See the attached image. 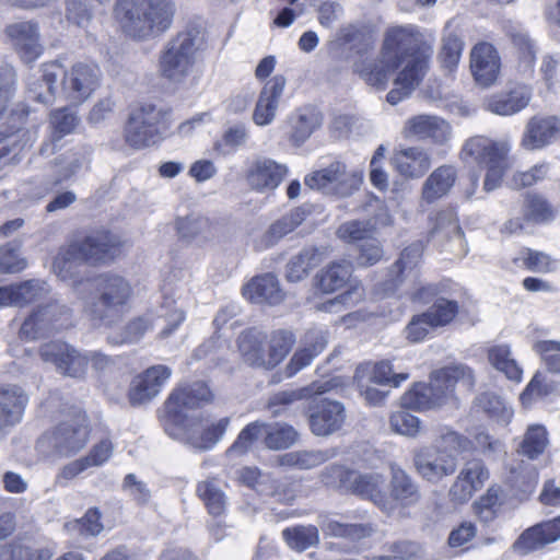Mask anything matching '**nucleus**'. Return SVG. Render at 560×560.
<instances>
[{
    "label": "nucleus",
    "instance_id": "obj_1",
    "mask_svg": "<svg viewBox=\"0 0 560 560\" xmlns=\"http://www.w3.org/2000/svg\"><path fill=\"white\" fill-rule=\"evenodd\" d=\"M72 290L95 325H112L120 319L133 293L126 278L112 272L73 279Z\"/></svg>",
    "mask_w": 560,
    "mask_h": 560
},
{
    "label": "nucleus",
    "instance_id": "obj_2",
    "mask_svg": "<svg viewBox=\"0 0 560 560\" xmlns=\"http://www.w3.org/2000/svg\"><path fill=\"white\" fill-rule=\"evenodd\" d=\"M422 33L413 25L388 28L385 33L380 57L361 59L353 63V71L370 86L384 91L389 77L402 63L406 65L427 43Z\"/></svg>",
    "mask_w": 560,
    "mask_h": 560
},
{
    "label": "nucleus",
    "instance_id": "obj_3",
    "mask_svg": "<svg viewBox=\"0 0 560 560\" xmlns=\"http://www.w3.org/2000/svg\"><path fill=\"white\" fill-rule=\"evenodd\" d=\"M102 72L97 65L77 62L67 69L61 62L43 65V79L47 91L37 94L44 102H54L60 94L72 105H81L98 89Z\"/></svg>",
    "mask_w": 560,
    "mask_h": 560
},
{
    "label": "nucleus",
    "instance_id": "obj_4",
    "mask_svg": "<svg viewBox=\"0 0 560 560\" xmlns=\"http://www.w3.org/2000/svg\"><path fill=\"white\" fill-rule=\"evenodd\" d=\"M173 0H117L115 14L122 32L136 40H148L165 33L175 15Z\"/></svg>",
    "mask_w": 560,
    "mask_h": 560
},
{
    "label": "nucleus",
    "instance_id": "obj_5",
    "mask_svg": "<svg viewBox=\"0 0 560 560\" xmlns=\"http://www.w3.org/2000/svg\"><path fill=\"white\" fill-rule=\"evenodd\" d=\"M206 31L196 23L170 38L159 55V73L173 83L183 82L191 72L197 55L205 48Z\"/></svg>",
    "mask_w": 560,
    "mask_h": 560
},
{
    "label": "nucleus",
    "instance_id": "obj_6",
    "mask_svg": "<svg viewBox=\"0 0 560 560\" xmlns=\"http://www.w3.org/2000/svg\"><path fill=\"white\" fill-rule=\"evenodd\" d=\"M456 384L471 389L475 384L471 369L457 364L434 371L430 384L417 383L402 395L401 406L419 411L439 407L453 397Z\"/></svg>",
    "mask_w": 560,
    "mask_h": 560
},
{
    "label": "nucleus",
    "instance_id": "obj_7",
    "mask_svg": "<svg viewBox=\"0 0 560 560\" xmlns=\"http://www.w3.org/2000/svg\"><path fill=\"white\" fill-rule=\"evenodd\" d=\"M118 252L116 237L109 232L97 231L62 247L54 260V269L62 279L72 278V265L104 264L113 260Z\"/></svg>",
    "mask_w": 560,
    "mask_h": 560
},
{
    "label": "nucleus",
    "instance_id": "obj_8",
    "mask_svg": "<svg viewBox=\"0 0 560 560\" xmlns=\"http://www.w3.org/2000/svg\"><path fill=\"white\" fill-rule=\"evenodd\" d=\"M39 355L44 362L51 363L62 375L82 377L89 363L97 373H109L116 365L115 359L101 351L80 352L73 346L54 340L39 348Z\"/></svg>",
    "mask_w": 560,
    "mask_h": 560
},
{
    "label": "nucleus",
    "instance_id": "obj_9",
    "mask_svg": "<svg viewBox=\"0 0 560 560\" xmlns=\"http://www.w3.org/2000/svg\"><path fill=\"white\" fill-rule=\"evenodd\" d=\"M172 112L164 106L141 104L129 114L125 128L126 142L142 149L160 142L171 130Z\"/></svg>",
    "mask_w": 560,
    "mask_h": 560
},
{
    "label": "nucleus",
    "instance_id": "obj_10",
    "mask_svg": "<svg viewBox=\"0 0 560 560\" xmlns=\"http://www.w3.org/2000/svg\"><path fill=\"white\" fill-rule=\"evenodd\" d=\"M89 438L88 417L77 412L43 433L36 442V450L47 458L69 457L80 452Z\"/></svg>",
    "mask_w": 560,
    "mask_h": 560
},
{
    "label": "nucleus",
    "instance_id": "obj_11",
    "mask_svg": "<svg viewBox=\"0 0 560 560\" xmlns=\"http://www.w3.org/2000/svg\"><path fill=\"white\" fill-rule=\"evenodd\" d=\"M510 144L506 141H493L485 137H474L466 141L462 154L487 166L483 190L490 192L500 187L509 167Z\"/></svg>",
    "mask_w": 560,
    "mask_h": 560
},
{
    "label": "nucleus",
    "instance_id": "obj_12",
    "mask_svg": "<svg viewBox=\"0 0 560 560\" xmlns=\"http://www.w3.org/2000/svg\"><path fill=\"white\" fill-rule=\"evenodd\" d=\"M299 438L298 431L284 422L254 421L248 423L228 450L231 454H244L255 441L261 440L269 450H284L292 446Z\"/></svg>",
    "mask_w": 560,
    "mask_h": 560
},
{
    "label": "nucleus",
    "instance_id": "obj_13",
    "mask_svg": "<svg viewBox=\"0 0 560 560\" xmlns=\"http://www.w3.org/2000/svg\"><path fill=\"white\" fill-rule=\"evenodd\" d=\"M213 394L205 382H194L175 389L165 402L167 422L187 431L195 418L189 412L211 402Z\"/></svg>",
    "mask_w": 560,
    "mask_h": 560
},
{
    "label": "nucleus",
    "instance_id": "obj_14",
    "mask_svg": "<svg viewBox=\"0 0 560 560\" xmlns=\"http://www.w3.org/2000/svg\"><path fill=\"white\" fill-rule=\"evenodd\" d=\"M304 183L325 195L347 197L359 189L362 172L348 168L346 163L334 161L328 166L308 174Z\"/></svg>",
    "mask_w": 560,
    "mask_h": 560
},
{
    "label": "nucleus",
    "instance_id": "obj_15",
    "mask_svg": "<svg viewBox=\"0 0 560 560\" xmlns=\"http://www.w3.org/2000/svg\"><path fill=\"white\" fill-rule=\"evenodd\" d=\"M69 319L70 310L58 301H50L37 306L25 318L20 328V337L27 340L47 337L67 327Z\"/></svg>",
    "mask_w": 560,
    "mask_h": 560
},
{
    "label": "nucleus",
    "instance_id": "obj_16",
    "mask_svg": "<svg viewBox=\"0 0 560 560\" xmlns=\"http://www.w3.org/2000/svg\"><path fill=\"white\" fill-rule=\"evenodd\" d=\"M433 55L431 43L427 42L417 54L406 62L394 80L395 88L392 89L386 100L390 105H397L399 102L409 97L417 86L422 82Z\"/></svg>",
    "mask_w": 560,
    "mask_h": 560
},
{
    "label": "nucleus",
    "instance_id": "obj_17",
    "mask_svg": "<svg viewBox=\"0 0 560 560\" xmlns=\"http://www.w3.org/2000/svg\"><path fill=\"white\" fill-rule=\"evenodd\" d=\"M423 249L421 241L404 248L399 258L388 269L386 279L377 284V291L383 296L396 295L407 279L418 280L416 268L422 258Z\"/></svg>",
    "mask_w": 560,
    "mask_h": 560
},
{
    "label": "nucleus",
    "instance_id": "obj_18",
    "mask_svg": "<svg viewBox=\"0 0 560 560\" xmlns=\"http://www.w3.org/2000/svg\"><path fill=\"white\" fill-rule=\"evenodd\" d=\"M413 464L423 479L436 483L456 471L457 457L442 448H423L415 454Z\"/></svg>",
    "mask_w": 560,
    "mask_h": 560
},
{
    "label": "nucleus",
    "instance_id": "obj_19",
    "mask_svg": "<svg viewBox=\"0 0 560 560\" xmlns=\"http://www.w3.org/2000/svg\"><path fill=\"white\" fill-rule=\"evenodd\" d=\"M470 70L478 85H493L501 70V58L497 48L487 42L476 44L470 51Z\"/></svg>",
    "mask_w": 560,
    "mask_h": 560
},
{
    "label": "nucleus",
    "instance_id": "obj_20",
    "mask_svg": "<svg viewBox=\"0 0 560 560\" xmlns=\"http://www.w3.org/2000/svg\"><path fill=\"white\" fill-rule=\"evenodd\" d=\"M74 172L75 168H60L45 176L34 184L31 196L36 199H42L51 192H57L47 203L46 211L55 212L68 208L77 200V195L71 190L59 192V187L65 180L69 179Z\"/></svg>",
    "mask_w": 560,
    "mask_h": 560
},
{
    "label": "nucleus",
    "instance_id": "obj_21",
    "mask_svg": "<svg viewBox=\"0 0 560 560\" xmlns=\"http://www.w3.org/2000/svg\"><path fill=\"white\" fill-rule=\"evenodd\" d=\"M345 419V406L336 400L320 399L310 408V429L317 436H327L340 430Z\"/></svg>",
    "mask_w": 560,
    "mask_h": 560
},
{
    "label": "nucleus",
    "instance_id": "obj_22",
    "mask_svg": "<svg viewBox=\"0 0 560 560\" xmlns=\"http://www.w3.org/2000/svg\"><path fill=\"white\" fill-rule=\"evenodd\" d=\"M5 34L24 62L32 63L43 54L38 23L33 21L12 23L5 27Z\"/></svg>",
    "mask_w": 560,
    "mask_h": 560
},
{
    "label": "nucleus",
    "instance_id": "obj_23",
    "mask_svg": "<svg viewBox=\"0 0 560 560\" xmlns=\"http://www.w3.org/2000/svg\"><path fill=\"white\" fill-rule=\"evenodd\" d=\"M171 374L172 370L168 366L159 364L136 376L128 394L130 404L136 406L150 401L160 393Z\"/></svg>",
    "mask_w": 560,
    "mask_h": 560
},
{
    "label": "nucleus",
    "instance_id": "obj_24",
    "mask_svg": "<svg viewBox=\"0 0 560 560\" xmlns=\"http://www.w3.org/2000/svg\"><path fill=\"white\" fill-rule=\"evenodd\" d=\"M285 84L287 79L281 74L275 75L265 83L253 113V121L257 126L265 127L275 120Z\"/></svg>",
    "mask_w": 560,
    "mask_h": 560
},
{
    "label": "nucleus",
    "instance_id": "obj_25",
    "mask_svg": "<svg viewBox=\"0 0 560 560\" xmlns=\"http://www.w3.org/2000/svg\"><path fill=\"white\" fill-rule=\"evenodd\" d=\"M288 173V167L267 158L257 159L246 172L248 186L258 192L276 189Z\"/></svg>",
    "mask_w": 560,
    "mask_h": 560
},
{
    "label": "nucleus",
    "instance_id": "obj_26",
    "mask_svg": "<svg viewBox=\"0 0 560 560\" xmlns=\"http://www.w3.org/2000/svg\"><path fill=\"white\" fill-rule=\"evenodd\" d=\"M560 538V516L548 522L536 524L515 540L512 548L520 555H528L532 551L544 548Z\"/></svg>",
    "mask_w": 560,
    "mask_h": 560
},
{
    "label": "nucleus",
    "instance_id": "obj_27",
    "mask_svg": "<svg viewBox=\"0 0 560 560\" xmlns=\"http://www.w3.org/2000/svg\"><path fill=\"white\" fill-rule=\"evenodd\" d=\"M560 136V119L556 116H534L524 129L522 147L526 150H539Z\"/></svg>",
    "mask_w": 560,
    "mask_h": 560
},
{
    "label": "nucleus",
    "instance_id": "obj_28",
    "mask_svg": "<svg viewBox=\"0 0 560 560\" xmlns=\"http://www.w3.org/2000/svg\"><path fill=\"white\" fill-rule=\"evenodd\" d=\"M267 340V332L258 327L243 330L236 341L243 361L250 366L269 370V361L266 357Z\"/></svg>",
    "mask_w": 560,
    "mask_h": 560
},
{
    "label": "nucleus",
    "instance_id": "obj_29",
    "mask_svg": "<svg viewBox=\"0 0 560 560\" xmlns=\"http://www.w3.org/2000/svg\"><path fill=\"white\" fill-rule=\"evenodd\" d=\"M384 486L385 479L381 474H360L355 471L350 492L371 500L383 511L389 513L394 511V504H390V498L384 490Z\"/></svg>",
    "mask_w": 560,
    "mask_h": 560
},
{
    "label": "nucleus",
    "instance_id": "obj_30",
    "mask_svg": "<svg viewBox=\"0 0 560 560\" xmlns=\"http://www.w3.org/2000/svg\"><path fill=\"white\" fill-rule=\"evenodd\" d=\"M530 98V88L516 84L506 92L492 95L487 102V109L495 115L510 116L524 109L529 104Z\"/></svg>",
    "mask_w": 560,
    "mask_h": 560
},
{
    "label": "nucleus",
    "instance_id": "obj_31",
    "mask_svg": "<svg viewBox=\"0 0 560 560\" xmlns=\"http://www.w3.org/2000/svg\"><path fill=\"white\" fill-rule=\"evenodd\" d=\"M306 212L302 208H296L288 214L281 217L257 238L254 246L257 250L268 249L283 238L285 235L294 231L304 220Z\"/></svg>",
    "mask_w": 560,
    "mask_h": 560
},
{
    "label": "nucleus",
    "instance_id": "obj_32",
    "mask_svg": "<svg viewBox=\"0 0 560 560\" xmlns=\"http://www.w3.org/2000/svg\"><path fill=\"white\" fill-rule=\"evenodd\" d=\"M390 504L394 510L397 504L401 506H410L416 504L420 498V490L416 481L398 465H390Z\"/></svg>",
    "mask_w": 560,
    "mask_h": 560
},
{
    "label": "nucleus",
    "instance_id": "obj_33",
    "mask_svg": "<svg viewBox=\"0 0 560 560\" xmlns=\"http://www.w3.org/2000/svg\"><path fill=\"white\" fill-rule=\"evenodd\" d=\"M243 295L254 303L279 304L283 300V292L273 273H264L253 278L243 287Z\"/></svg>",
    "mask_w": 560,
    "mask_h": 560
},
{
    "label": "nucleus",
    "instance_id": "obj_34",
    "mask_svg": "<svg viewBox=\"0 0 560 560\" xmlns=\"http://www.w3.org/2000/svg\"><path fill=\"white\" fill-rule=\"evenodd\" d=\"M408 136L419 139H431L434 142H444L451 133L450 125L438 116L419 115L407 122Z\"/></svg>",
    "mask_w": 560,
    "mask_h": 560
},
{
    "label": "nucleus",
    "instance_id": "obj_35",
    "mask_svg": "<svg viewBox=\"0 0 560 560\" xmlns=\"http://www.w3.org/2000/svg\"><path fill=\"white\" fill-rule=\"evenodd\" d=\"M322 124L323 116L316 108L311 106L299 108L290 118V141L295 147H301Z\"/></svg>",
    "mask_w": 560,
    "mask_h": 560
},
{
    "label": "nucleus",
    "instance_id": "obj_36",
    "mask_svg": "<svg viewBox=\"0 0 560 560\" xmlns=\"http://www.w3.org/2000/svg\"><path fill=\"white\" fill-rule=\"evenodd\" d=\"M323 260V253L315 246H305L293 255L285 266V279L295 283L305 279Z\"/></svg>",
    "mask_w": 560,
    "mask_h": 560
},
{
    "label": "nucleus",
    "instance_id": "obj_37",
    "mask_svg": "<svg viewBox=\"0 0 560 560\" xmlns=\"http://www.w3.org/2000/svg\"><path fill=\"white\" fill-rule=\"evenodd\" d=\"M502 30L517 49L521 62L526 68L532 69L536 60L537 49L525 27L518 22L506 20L502 22Z\"/></svg>",
    "mask_w": 560,
    "mask_h": 560
},
{
    "label": "nucleus",
    "instance_id": "obj_38",
    "mask_svg": "<svg viewBox=\"0 0 560 560\" xmlns=\"http://www.w3.org/2000/svg\"><path fill=\"white\" fill-rule=\"evenodd\" d=\"M457 178L456 168L452 165L438 167L424 182L422 198L427 202H433L447 195Z\"/></svg>",
    "mask_w": 560,
    "mask_h": 560
},
{
    "label": "nucleus",
    "instance_id": "obj_39",
    "mask_svg": "<svg viewBox=\"0 0 560 560\" xmlns=\"http://www.w3.org/2000/svg\"><path fill=\"white\" fill-rule=\"evenodd\" d=\"M394 164L401 175L418 178L430 168L431 160L422 149L407 148L395 155Z\"/></svg>",
    "mask_w": 560,
    "mask_h": 560
},
{
    "label": "nucleus",
    "instance_id": "obj_40",
    "mask_svg": "<svg viewBox=\"0 0 560 560\" xmlns=\"http://www.w3.org/2000/svg\"><path fill=\"white\" fill-rule=\"evenodd\" d=\"M431 222L432 226L429 232L430 240L462 242L464 232L458 224L454 209L448 208L439 211L434 218H431Z\"/></svg>",
    "mask_w": 560,
    "mask_h": 560
},
{
    "label": "nucleus",
    "instance_id": "obj_41",
    "mask_svg": "<svg viewBox=\"0 0 560 560\" xmlns=\"http://www.w3.org/2000/svg\"><path fill=\"white\" fill-rule=\"evenodd\" d=\"M474 413H485L488 418L508 424L513 416L512 408L508 407L504 400L493 393H482L478 395L471 406Z\"/></svg>",
    "mask_w": 560,
    "mask_h": 560
},
{
    "label": "nucleus",
    "instance_id": "obj_42",
    "mask_svg": "<svg viewBox=\"0 0 560 560\" xmlns=\"http://www.w3.org/2000/svg\"><path fill=\"white\" fill-rule=\"evenodd\" d=\"M549 445V434L542 424H529L520 442L516 452L530 460L542 455Z\"/></svg>",
    "mask_w": 560,
    "mask_h": 560
},
{
    "label": "nucleus",
    "instance_id": "obj_43",
    "mask_svg": "<svg viewBox=\"0 0 560 560\" xmlns=\"http://www.w3.org/2000/svg\"><path fill=\"white\" fill-rule=\"evenodd\" d=\"M196 492L211 516L220 517L225 513L228 498L215 478L198 482Z\"/></svg>",
    "mask_w": 560,
    "mask_h": 560
},
{
    "label": "nucleus",
    "instance_id": "obj_44",
    "mask_svg": "<svg viewBox=\"0 0 560 560\" xmlns=\"http://www.w3.org/2000/svg\"><path fill=\"white\" fill-rule=\"evenodd\" d=\"M351 273L352 266L349 261L331 262L316 276L317 287L323 292H334L349 281Z\"/></svg>",
    "mask_w": 560,
    "mask_h": 560
},
{
    "label": "nucleus",
    "instance_id": "obj_45",
    "mask_svg": "<svg viewBox=\"0 0 560 560\" xmlns=\"http://www.w3.org/2000/svg\"><path fill=\"white\" fill-rule=\"evenodd\" d=\"M558 387V381L550 377L546 372L536 371L520 398L524 406H529L555 394Z\"/></svg>",
    "mask_w": 560,
    "mask_h": 560
},
{
    "label": "nucleus",
    "instance_id": "obj_46",
    "mask_svg": "<svg viewBox=\"0 0 560 560\" xmlns=\"http://www.w3.org/2000/svg\"><path fill=\"white\" fill-rule=\"evenodd\" d=\"M488 359L491 365L504 373V375L514 382L522 380L523 370L512 357L509 345H495L488 350Z\"/></svg>",
    "mask_w": 560,
    "mask_h": 560
},
{
    "label": "nucleus",
    "instance_id": "obj_47",
    "mask_svg": "<svg viewBox=\"0 0 560 560\" xmlns=\"http://www.w3.org/2000/svg\"><path fill=\"white\" fill-rule=\"evenodd\" d=\"M79 120L77 112L68 106L55 109L50 113L49 125L51 128L50 138L52 150L56 149L57 142L75 129Z\"/></svg>",
    "mask_w": 560,
    "mask_h": 560
},
{
    "label": "nucleus",
    "instance_id": "obj_48",
    "mask_svg": "<svg viewBox=\"0 0 560 560\" xmlns=\"http://www.w3.org/2000/svg\"><path fill=\"white\" fill-rule=\"evenodd\" d=\"M338 40L340 45L348 46L351 51L360 56L366 55L374 47L372 35L363 28L349 24L338 32Z\"/></svg>",
    "mask_w": 560,
    "mask_h": 560
},
{
    "label": "nucleus",
    "instance_id": "obj_49",
    "mask_svg": "<svg viewBox=\"0 0 560 560\" xmlns=\"http://www.w3.org/2000/svg\"><path fill=\"white\" fill-rule=\"evenodd\" d=\"M28 397L22 387L18 385L0 386V411L7 416L9 412L18 411L16 417L9 418L14 423L21 421Z\"/></svg>",
    "mask_w": 560,
    "mask_h": 560
},
{
    "label": "nucleus",
    "instance_id": "obj_50",
    "mask_svg": "<svg viewBox=\"0 0 560 560\" xmlns=\"http://www.w3.org/2000/svg\"><path fill=\"white\" fill-rule=\"evenodd\" d=\"M282 537L290 548L304 551L319 541L318 529L314 525H298L282 530Z\"/></svg>",
    "mask_w": 560,
    "mask_h": 560
},
{
    "label": "nucleus",
    "instance_id": "obj_51",
    "mask_svg": "<svg viewBox=\"0 0 560 560\" xmlns=\"http://www.w3.org/2000/svg\"><path fill=\"white\" fill-rule=\"evenodd\" d=\"M296 341L293 331L289 329H278L272 331L269 340V370L273 369L289 354Z\"/></svg>",
    "mask_w": 560,
    "mask_h": 560
},
{
    "label": "nucleus",
    "instance_id": "obj_52",
    "mask_svg": "<svg viewBox=\"0 0 560 560\" xmlns=\"http://www.w3.org/2000/svg\"><path fill=\"white\" fill-rule=\"evenodd\" d=\"M229 425L230 418H221L219 421L205 429L201 434H188L187 443L200 451L211 450L223 438Z\"/></svg>",
    "mask_w": 560,
    "mask_h": 560
},
{
    "label": "nucleus",
    "instance_id": "obj_53",
    "mask_svg": "<svg viewBox=\"0 0 560 560\" xmlns=\"http://www.w3.org/2000/svg\"><path fill=\"white\" fill-rule=\"evenodd\" d=\"M320 527L327 535L346 537L352 540L369 537L373 530L369 524H343L330 518L324 520Z\"/></svg>",
    "mask_w": 560,
    "mask_h": 560
},
{
    "label": "nucleus",
    "instance_id": "obj_54",
    "mask_svg": "<svg viewBox=\"0 0 560 560\" xmlns=\"http://www.w3.org/2000/svg\"><path fill=\"white\" fill-rule=\"evenodd\" d=\"M532 349L540 358L546 372L560 374V340H537Z\"/></svg>",
    "mask_w": 560,
    "mask_h": 560
},
{
    "label": "nucleus",
    "instance_id": "obj_55",
    "mask_svg": "<svg viewBox=\"0 0 560 560\" xmlns=\"http://www.w3.org/2000/svg\"><path fill=\"white\" fill-rule=\"evenodd\" d=\"M458 303L444 296L436 298L432 305L424 312L425 316L432 320L433 326L444 327L453 322L458 314Z\"/></svg>",
    "mask_w": 560,
    "mask_h": 560
},
{
    "label": "nucleus",
    "instance_id": "obj_56",
    "mask_svg": "<svg viewBox=\"0 0 560 560\" xmlns=\"http://www.w3.org/2000/svg\"><path fill=\"white\" fill-rule=\"evenodd\" d=\"M48 293L49 287L43 280L33 279L14 284L15 306H25L45 298Z\"/></svg>",
    "mask_w": 560,
    "mask_h": 560
},
{
    "label": "nucleus",
    "instance_id": "obj_57",
    "mask_svg": "<svg viewBox=\"0 0 560 560\" xmlns=\"http://www.w3.org/2000/svg\"><path fill=\"white\" fill-rule=\"evenodd\" d=\"M156 313L158 318H163L165 323L160 331L162 338L168 337L185 319V313L176 307L175 300L167 295L163 296V302Z\"/></svg>",
    "mask_w": 560,
    "mask_h": 560
},
{
    "label": "nucleus",
    "instance_id": "obj_58",
    "mask_svg": "<svg viewBox=\"0 0 560 560\" xmlns=\"http://www.w3.org/2000/svg\"><path fill=\"white\" fill-rule=\"evenodd\" d=\"M355 470L346 466L331 464L322 471V482L330 488L350 491Z\"/></svg>",
    "mask_w": 560,
    "mask_h": 560
},
{
    "label": "nucleus",
    "instance_id": "obj_59",
    "mask_svg": "<svg viewBox=\"0 0 560 560\" xmlns=\"http://www.w3.org/2000/svg\"><path fill=\"white\" fill-rule=\"evenodd\" d=\"M510 482L513 488L523 493L532 492L538 480V471L533 465H525L522 460L510 470Z\"/></svg>",
    "mask_w": 560,
    "mask_h": 560
},
{
    "label": "nucleus",
    "instance_id": "obj_60",
    "mask_svg": "<svg viewBox=\"0 0 560 560\" xmlns=\"http://www.w3.org/2000/svg\"><path fill=\"white\" fill-rule=\"evenodd\" d=\"M524 215L528 221L546 223L553 220L555 210L544 197L527 195Z\"/></svg>",
    "mask_w": 560,
    "mask_h": 560
},
{
    "label": "nucleus",
    "instance_id": "obj_61",
    "mask_svg": "<svg viewBox=\"0 0 560 560\" xmlns=\"http://www.w3.org/2000/svg\"><path fill=\"white\" fill-rule=\"evenodd\" d=\"M372 233L373 225L370 221L359 220L345 222L337 231V234L341 240L357 245L364 243L368 238H373Z\"/></svg>",
    "mask_w": 560,
    "mask_h": 560
},
{
    "label": "nucleus",
    "instance_id": "obj_62",
    "mask_svg": "<svg viewBox=\"0 0 560 560\" xmlns=\"http://www.w3.org/2000/svg\"><path fill=\"white\" fill-rule=\"evenodd\" d=\"M69 530L84 537L97 536L103 530L101 513L96 508L89 509L83 517L67 524Z\"/></svg>",
    "mask_w": 560,
    "mask_h": 560
},
{
    "label": "nucleus",
    "instance_id": "obj_63",
    "mask_svg": "<svg viewBox=\"0 0 560 560\" xmlns=\"http://www.w3.org/2000/svg\"><path fill=\"white\" fill-rule=\"evenodd\" d=\"M464 49V42L456 34L450 33L443 37L441 61L443 67L452 71L459 62Z\"/></svg>",
    "mask_w": 560,
    "mask_h": 560
},
{
    "label": "nucleus",
    "instance_id": "obj_64",
    "mask_svg": "<svg viewBox=\"0 0 560 560\" xmlns=\"http://www.w3.org/2000/svg\"><path fill=\"white\" fill-rule=\"evenodd\" d=\"M408 376L407 373H393L390 361H380L373 365L370 380L374 384L398 387Z\"/></svg>",
    "mask_w": 560,
    "mask_h": 560
}]
</instances>
